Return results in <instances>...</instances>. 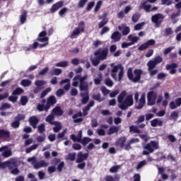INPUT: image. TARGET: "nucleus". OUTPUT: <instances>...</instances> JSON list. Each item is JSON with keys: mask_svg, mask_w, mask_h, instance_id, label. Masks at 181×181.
I'll return each mask as SVG.
<instances>
[{"mask_svg": "<svg viewBox=\"0 0 181 181\" xmlns=\"http://www.w3.org/2000/svg\"><path fill=\"white\" fill-rule=\"evenodd\" d=\"M126 90L122 91L117 96L118 107L122 110H127L134 103L133 95H127ZM127 96V97H126Z\"/></svg>", "mask_w": 181, "mask_h": 181, "instance_id": "1", "label": "nucleus"}, {"mask_svg": "<svg viewBox=\"0 0 181 181\" xmlns=\"http://www.w3.org/2000/svg\"><path fill=\"white\" fill-rule=\"evenodd\" d=\"M52 89L50 88H46L45 90H43L40 94V98H44L46 97V95L48 94L49 92H50Z\"/></svg>", "mask_w": 181, "mask_h": 181, "instance_id": "47", "label": "nucleus"}, {"mask_svg": "<svg viewBox=\"0 0 181 181\" xmlns=\"http://www.w3.org/2000/svg\"><path fill=\"white\" fill-rule=\"evenodd\" d=\"M163 61V59L162 57L158 56L156 58L153 59V60H150L147 63V66H148V71L149 72L150 76H154L158 74V69H154L156 68V65L160 64Z\"/></svg>", "mask_w": 181, "mask_h": 181, "instance_id": "2", "label": "nucleus"}, {"mask_svg": "<svg viewBox=\"0 0 181 181\" xmlns=\"http://www.w3.org/2000/svg\"><path fill=\"white\" fill-rule=\"evenodd\" d=\"M101 92L103 93V95H107L110 93V90H108L105 86H102L100 88Z\"/></svg>", "mask_w": 181, "mask_h": 181, "instance_id": "60", "label": "nucleus"}, {"mask_svg": "<svg viewBox=\"0 0 181 181\" xmlns=\"http://www.w3.org/2000/svg\"><path fill=\"white\" fill-rule=\"evenodd\" d=\"M54 115L52 113V114H50V115H49L47 117H46V119H45V120H46V122H47L49 124H52V125H53V124H54L56 122H53V120L54 119Z\"/></svg>", "mask_w": 181, "mask_h": 181, "instance_id": "30", "label": "nucleus"}, {"mask_svg": "<svg viewBox=\"0 0 181 181\" xmlns=\"http://www.w3.org/2000/svg\"><path fill=\"white\" fill-rule=\"evenodd\" d=\"M24 92V90L21 88H16L13 92L12 95H18Z\"/></svg>", "mask_w": 181, "mask_h": 181, "instance_id": "37", "label": "nucleus"}, {"mask_svg": "<svg viewBox=\"0 0 181 181\" xmlns=\"http://www.w3.org/2000/svg\"><path fill=\"white\" fill-rule=\"evenodd\" d=\"M52 113L54 115L62 116L64 114V111L61 107L57 106L52 110Z\"/></svg>", "mask_w": 181, "mask_h": 181, "instance_id": "23", "label": "nucleus"}, {"mask_svg": "<svg viewBox=\"0 0 181 181\" xmlns=\"http://www.w3.org/2000/svg\"><path fill=\"white\" fill-rule=\"evenodd\" d=\"M142 147L144 149L142 151V154L144 156H148L153 153L155 150L159 149V142L156 141H151L149 143L142 145Z\"/></svg>", "mask_w": 181, "mask_h": 181, "instance_id": "3", "label": "nucleus"}, {"mask_svg": "<svg viewBox=\"0 0 181 181\" xmlns=\"http://www.w3.org/2000/svg\"><path fill=\"white\" fill-rule=\"evenodd\" d=\"M122 34L118 32V31H115V33H113L111 35V39L115 42H119L122 39Z\"/></svg>", "mask_w": 181, "mask_h": 181, "instance_id": "20", "label": "nucleus"}, {"mask_svg": "<svg viewBox=\"0 0 181 181\" xmlns=\"http://www.w3.org/2000/svg\"><path fill=\"white\" fill-rule=\"evenodd\" d=\"M143 70L141 69H135L133 73V69L129 68L127 71V77L130 81H132L134 83H138L141 79L143 74ZM134 74L135 77H134Z\"/></svg>", "mask_w": 181, "mask_h": 181, "instance_id": "4", "label": "nucleus"}, {"mask_svg": "<svg viewBox=\"0 0 181 181\" xmlns=\"http://www.w3.org/2000/svg\"><path fill=\"white\" fill-rule=\"evenodd\" d=\"M164 19L165 16H163V14L162 13H156L151 16V21L156 24L157 28L160 26V24H162Z\"/></svg>", "mask_w": 181, "mask_h": 181, "instance_id": "7", "label": "nucleus"}, {"mask_svg": "<svg viewBox=\"0 0 181 181\" xmlns=\"http://www.w3.org/2000/svg\"><path fill=\"white\" fill-rule=\"evenodd\" d=\"M28 103V98L27 96H21V103L22 105H25Z\"/></svg>", "mask_w": 181, "mask_h": 181, "instance_id": "55", "label": "nucleus"}, {"mask_svg": "<svg viewBox=\"0 0 181 181\" xmlns=\"http://www.w3.org/2000/svg\"><path fill=\"white\" fill-rule=\"evenodd\" d=\"M47 33L46 31H42L39 33L38 37L37 38V41L40 42H45L49 41V37H47Z\"/></svg>", "mask_w": 181, "mask_h": 181, "instance_id": "12", "label": "nucleus"}, {"mask_svg": "<svg viewBox=\"0 0 181 181\" xmlns=\"http://www.w3.org/2000/svg\"><path fill=\"white\" fill-rule=\"evenodd\" d=\"M140 17H141V15L139 13L133 14V16L132 17V22H134V23H138L140 19Z\"/></svg>", "mask_w": 181, "mask_h": 181, "instance_id": "40", "label": "nucleus"}, {"mask_svg": "<svg viewBox=\"0 0 181 181\" xmlns=\"http://www.w3.org/2000/svg\"><path fill=\"white\" fill-rule=\"evenodd\" d=\"M10 164L8 160L4 161V162H0V168L1 169H6L8 168V165Z\"/></svg>", "mask_w": 181, "mask_h": 181, "instance_id": "52", "label": "nucleus"}, {"mask_svg": "<svg viewBox=\"0 0 181 181\" xmlns=\"http://www.w3.org/2000/svg\"><path fill=\"white\" fill-rule=\"evenodd\" d=\"M47 82L45 81H42V80H37L35 82V85L37 87L41 88L42 86L45 85Z\"/></svg>", "mask_w": 181, "mask_h": 181, "instance_id": "43", "label": "nucleus"}, {"mask_svg": "<svg viewBox=\"0 0 181 181\" xmlns=\"http://www.w3.org/2000/svg\"><path fill=\"white\" fill-rule=\"evenodd\" d=\"M25 117H26V116H25V115H24V114H18L17 116L15 117L14 119H15L16 120H17L18 122H21V121L25 119Z\"/></svg>", "mask_w": 181, "mask_h": 181, "instance_id": "44", "label": "nucleus"}, {"mask_svg": "<svg viewBox=\"0 0 181 181\" xmlns=\"http://www.w3.org/2000/svg\"><path fill=\"white\" fill-rule=\"evenodd\" d=\"M47 104L46 105H45V104H38L37 105V110L39 112L45 111L46 112H47L49 110V107H47Z\"/></svg>", "mask_w": 181, "mask_h": 181, "instance_id": "25", "label": "nucleus"}, {"mask_svg": "<svg viewBox=\"0 0 181 181\" xmlns=\"http://www.w3.org/2000/svg\"><path fill=\"white\" fill-rule=\"evenodd\" d=\"M105 83L106 86L112 87L114 86V82L109 78L105 80Z\"/></svg>", "mask_w": 181, "mask_h": 181, "instance_id": "58", "label": "nucleus"}, {"mask_svg": "<svg viewBox=\"0 0 181 181\" xmlns=\"http://www.w3.org/2000/svg\"><path fill=\"white\" fill-rule=\"evenodd\" d=\"M88 76L86 74L83 77L80 75H76L74 76L73 78V81H79L80 84H79V90L80 91H83V90H88L89 89V83L88 82H86L88 79Z\"/></svg>", "mask_w": 181, "mask_h": 181, "instance_id": "5", "label": "nucleus"}, {"mask_svg": "<svg viewBox=\"0 0 181 181\" xmlns=\"http://www.w3.org/2000/svg\"><path fill=\"white\" fill-rule=\"evenodd\" d=\"M89 157V153H83L82 151L78 153L77 159L76 160V163H82L84 160H87Z\"/></svg>", "mask_w": 181, "mask_h": 181, "instance_id": "10", "label": "nucleus"}, {"mask_svg": "<svg viewBox=\"0 0 181 181\" xmlns=\"http://www.w3.org/2000/svg\"><path fill=\"white\" fill-rule=\"evenodd\" d=\"M92 98L93 100L98 101L99 103H101L104 100V99H102L100 93H98L97 95H93Z\"/></svg>", "mask_w": 181, "mask_h": 181, "instance_id": "46", "label": "nucleus"}, {"mask_svg": "<svg viewBox=\"0 0 181 181\" xmlns=\"http://www.w3.org/2000/svg\"><path fill=\"white\" fill-rule=\"evenodd\" d=\"M12 151H10V150H7V151H5L4 152L2 153V156L4 157V158H8V157H10L12 156Z\"/></svg>", "mask_w": 181, "mask_h": 181, "instance_id": "54", "label": "nucleus"}, {"mask_svg": "<svg viewBox=\"0 0 181 181\" xmlns=\"http://www.w3.org/2000/svg\"><path fill=\"white\" fill-rule=\"evenodd\" d=\"M144 121H145V116L141 115L139 117L138 119L136 121H135V124H139L140 123H142Z\"/></svg>", "mask_w": 181, "mask_h": 181, "instance_id": "59", "label": "nucleus"}, {"mask_svg": "<svg viewBox=\"0 0 181 181\" xmlns=\"http://www.w3.org/2000/svg\"><path fill=\"white\" fill-rule=\"evenodd\" d=\"M62 74V70L61 69H54L53 70L50 71L51 75L59 76Z\"/></svg>", "mask_w": 181, "mask_h": 181, "instance_id": "36", "label": "nucleus"}, {"mask_svg": "<svg viewBox=\"0 0 181 181\" xmlns=\"http://www.w3.org/2000/svg\"><path fill=\"white\" fill-rule=\"evenodd\" d=\"M39 145L38 144H33L30 147L27 148L25 149V153H30L31 151H33V150H35L38 148Z\"/></svg>", "mask_w": 181, "mask_h": 181, "instance_id": "39", "label": "nucleus"}, {"mask_svg": "<svg viewBox=\"0 0 181 181\" xmlns=\"http://www.w3.org/2000/svg\"><path fill=\"white\" fill-rule=\"evenodd\" d=\"M8 162H9V164L8 165L9 170H12V169L18 166V162L16 159L11 158L10 160H8Z\"/></svg>", "mask_w": 181, "mask_h": 181, "instance_id": "21", "label": "nucleus"}, {"mask_svg": "<svg viewBox=\"0 0 181 181\" xmlns=\"http://www.w3.org/2000/svg\"><path fill=\"white\" fill-rule=\"evenodd\" d=\"M48 165H49V163L46 162L44 160H42L39 161L38 163H36L35 164H34V168L39 169L40 168L47 167Z\"/></svg>", "mask_w": 181, "mask_h": 181, "instance_id": "22", "label": "nucleus"}, {"mask_svg": "<svg viewBox=\"0 0 181 181\" xmlns=\"http://www.w3.org/2000/svg\"><path fill=\"white\" fill-rule=\"evenodd\" d=\"M76 153H69L66 156V160L74 161L76 160Z\"/></svg>", "mask_w": 181, "mask_h": 181, "instance_id": "38", "label": "nucleus"}, {"mask_svg": "<svg viewBox=\"0 0 181 181\" xmlns=\"http://www.w3.org/2000/svg\"><path fill=\"white\" fill-rule=\"evenodd\" d=\"M18 97L16 96V95H11L8 98V100L10 101V102H12V103H16L18 101Z\"/></svg>", "mask_w": 181, "mask_h": 181, "instance_id": "61", "label": "nucleus"}, {"mask_svg": "<svg viewBox=\"0 0 181 181\" xmlns=\"http://www.w3.org/2000/svg\"><path fill=\"white\" fill-rule=\"evenodd\" d=\"M180 13H181V11L179 10L177 13H172L170 18L173 21H175V19H176L177 17L180 16Z\"/></svg>", "mask_w": 181, "mask_h": 181, "instance_id": "62", "label": "nucleus"}, {"mask_svg": "<svg viewBox=\"0 0 181 181\" xmlns=\"http://www.w3.org/2000/svg\"><path fill=\"white\" fill-rule=\"evenodd\" d=\"M145 25V23H138L134 26V30H140L143 28L144 25Z\"/></svg>", "mask_w": 181, "mask_h": 181, "instance_id": "63", "label": "nucleus"}, {"mask_svg": "<svg viewBox=\"0 0 181 181\" xmlns=\"http://www.w3.org/2000/svg\"><path fill=\"white\" fill-rule=\"evenodd\" d=\"M20 125H21V122L16 119L12 123H11V127H12L14 129L18 128Z\"/></svg>", "mask_w": 181, "mask_h": 181, "instance_id": "51", "label": "nucleus"}, {"mask_svg": "<svg viewBox=\"0 0 181 181\" xmlns=\"http://www.w3.org/2000/svg\"><path fill=\"white\" fill-rule=\"evenodd\" d=\"M92 139L88 137H83L82 140L79 143H81L83 146H86L87 144L90 142Z\"/></svg>", "mask_w": 181, "mask_h": 181, "instance_id": "45", "label": "nucleus"}, {"mask_svg": "<svg viewBox=\"0 0 181 181\" xmlns=\"http://www.w3.org/2000/svg\"><path fill=\"white\" fill-rule=\"evenodd\" d=\"M65 83L66 84L64 86V90L66 91H69L71 88L70 79L69 78L63 79L59 82L60 86H62L63 84H65Z\"/></svg>", "mask_w": 181, "mask_h": 181, "instance_id": "19", "label": "nucleus"}, {"mask_svg": "<svg viewBox=\"0 0 181 181\" xmlns=\"http://www.w3.org/2000/svg\"><path fill=\"white\" fill-rule=\"evenodd\" d=\"M64 166H65V163H64V161L60 162V163H59L57 168L58 172H59V173L63 172V168H64Z\"/></svg>", "mask_w": 181, "mask_h": 181, "instance_id": "48", "label": "nucleus"}, {"mask_svg": "<svg viewBox=\"0 0 181 181\" xmlns=\"http://www.w3.org/2000/svg\"><path fill=\"white\" fill-rule=\"evenodd\" d=\"M37 130L40 134H42L45 131V124H41L37 127Z\"/></svg>", "mask_w": 181, "mask_h": 181, "instance_id": "56", "label": "nucleus"}, {"mask_svg": "<svg viewBox=\"0 0 181 181\" xmlns=\"http://www.w3.org/2000/svg\"><path fill=\"white\" fill-rule=\"evenodd\" d=\"M119 168V165H114L111 168H110V173H116V172H118Z\"/></svg>", "mask_w": 181, "mask_h": 181, "instance_id": "53", "label": "nucleus"}, {"mask_svg": "<svg viewBox=\"0 0 181 181\" xmlns=\"http://www.w3.org/2000/svg\"><path fill=\"white\" fill-rule=\"evenodd\" d=\"M181 105V98L175 99V101H172L169 104V107L171 110H175Z\"/></svg>", "mask_w": 181, "mask_h": 181, "instance_id": "17", "label": "nucleus"}, {"mask_svg": "<svg viewBox=\"0 0 181 181\" xmlns=\"http://www.w3.org/2000/svg\"><path fill=\"white\" fill-rule=\"evenodd\" d=\"M151 125L153 127H156L157 126L162 127V125H163V122L158 119H154L152 121H151Z\"/></svg>", "mask_w": 181, "mask_h": 181, "instance_id": "27", "label": "nucleus"}, {"mask_svg": "<svg viewBox=\"0 0 181 181\" xmlns=\"http://www.w3.org/2000/svg\"><path fill=\"white\" fill-rule=\"evenodd\" d=\"M100 61H102L100 57L98 56L96 57L94 59H90V62L92 63V64L94 66H97L100 64Z\"/></svg>", "mask_w": 181, "mask_h": 181, "instance_id": "35", "label": "nucleus"}, {"mask_svg": "<svg viewBox=\"0 0 181 181\" xmlns=\"http://www.w3.org/2000/svg\"><path fill=\"white\" fill-rule=\"evenodd\" d=\"M178 117H179V115L176 111L173 112L170 115V119H174L175 121L177 120Z\"/></svg>", "mask_w": 181, "mask_h": 181, "instance_id": "57", "label": "nucleus"}, {"mask_svg": "<svg viewBox=\"0 0 181 181\" xmlns=\"http://www.w3.org/2000/svg\"><path fill=\"white\" fill-rule=\"evenodd\" d=\"M11 136V133L4 129H0V139H8Z\"/></svg>", "mask_w": 181, "mask_h": 181, "instance_id": "24", "label": "nucleus"}, {"mask_svg": "<svg viewBox=\"0 0 181 181\" xmlns=\"http://www.w3.org/2000/svg\"><path fill=\"white\" fill-rule=\"evenodd\" d=\"M85 32V28H76L73 30L70 37L72 39L77 38L78 36L81 34V33Z\"/></svg>", "mask_w": 181, "mask_h": 181, "instance_id": "18", "label": "nucleus"}, {"mask_svg": "<svg viewBox=\"0 0 181 181\" xmlns=\"http://www.w3.org/2000/svg\"><path fill=\"white\" fill-rule=\"evenodd\" d=\"M28 122L30 125H31L33 129H36L40 119L37 117V116H32L29 117Z\"/></svg>", "mask_w": 181, "mask_h": 181, "instance_id": "14", "label": "nucleus"}, {"mask_svg": "<svg viewBox=\"0 0 181 181\" xmlns=\"http://www.w3.org/2000/svg\"><path fill=\"white\" fill-rule=\"evenodd\" d=\"M109 22V19L107 18L106 17H104L103 20L99 23L98 24V28H103Z\"/></svg>", "mask_w": 181, "mask_h": 181, "instance_id": "33", "label": "nucleus"}, {"mask_svg": "<svg viewBox=\"0 0 181 181\" xmlns=\"http://www.w3.org/2000/svg\"><path fill=\"white\" fill-rule=\"evenodd\" d=\"M85 91V93H81V96H82V100H81V103L83 105H86L88 103V102L89 101L90 99V96H89V89H88L87 90H83Z\"/></svg>", "mask_w": 181, "mask_h": 181, "instance_id": "16", "label": "nucleus"}, {"mask_svg": "<svg viewBox=\"0 0 181 181\" xmlns=\"http://www.w3.org/2000/svg\"><path fill=\"white\" fill-rule=\"evenodd\" d=\"M156 43V42L155 41V40H149L146 42L141 45L139 47L138 49L140 51L145 50V49H148V47H150L151 46L155 45Z\"/></svg>", "mask_w": 181, "mask_h": 181, "instance_id": "9", "label": "nucleus"}, {"mask_svg": "<svg viewBox=\"0 0 181 181\" xmlns=\"http://www.w3.org/2000/svg\"><path fill=\"white\" fill-rule=\"evenodd\" d=\"M63 6H64V1H58L52 6L50 8V12L52 13H54Z\"/></svg>", "mask_w": 181, "mask_h": 181, "instance_id": "13", "label": "nucleus"}, {"mask_svg": "<svg viewBox=\"0 0 181 181\" xmlns=\"http://www.w3.org/2000/svg\"><path fill=\"white\" fill-rule=\"evenodd\" d=\"M57 103V99L54 95H50L47 99V108L50 109L51 106L55 105Z\"/></svg>", "mask_w": 181, "mask_h": 181, "instance_id": "11", "label": "nucleus"}, {"mask_svg": "<svg viewBox=\"0 0 181 181\" xmlns=\"http://www.w3.org/2000/svg\"><path fill=\"white\" fill-rule=\"evenodd\" d=\"M109 50L107 48H104L103 50L100 48L94 52V55L98 57L102 61L105 60L107 58Z\"/></svg>", "mask_w": 181, "mask_h": 181, "instance_id": "6", "label": "nucleus"}, {"mask_svg": "<svg viewBox=\"0 0 181 181\" xmlns=\"http://www.w3.org/2000/svg\"><path fill=\"white\" fill-rule=\"evenodd\" d=\"M102 81H103V75L99 74L98 75V78H95L94 79V83L95 85H100Z\"/></svg>", "mask_w": 181, "mask_h": 181, "instance_id": "50", "label": "nucleus"}, {"mask_svg": "<svg viewBox=\"0 0 181 181\" xmlns=\"http://www.w3.org/2000/svg\"><path fill=\"white\" fill-rule=\"evenodd\" d=\"M56 66L57 67H66L69 66V62L67 61H63L61 62H58L55 64Z\"/></svg>", "mask_w": 181, "mask_h": 181, "instance_id": "41", "label": "nucleus"}, {"mask_svg": "<svg viewBox=\"0 0 181 181\" xmlns=\"http://www.w3.org/2000/svg\"><path fill=\"white\" fill-rule=\"evenodd\" d=\"M158 94L154 91H149L147 93V105L152 106L156 103Z\"/></svg>", "mask_w": 181, "mask_h": 181, "instance_id": "8", "label": "nucleus"}, {"mask_svg": "<svg viewBox=\"0 0 181 181\" xmlns=\"http://www.w3.org/2000/svg\"><path fill=\"white\" fill-rule=\"evenodd\" d=\"M129 132H133L135 134H141V130H140L139 129L138 126H135V125H131L129 127Z\"/></svg>", "mask_w": 181, "mask_h": 181, "instance_id": "29", "label": "nucleus"}, {"mask_svg": "<svg viewBox=\"0 0 181 181\" xmlns=\"http://www.w3.org/2000/svg\"><path fill=\"white\" fill-rule=\"evenodd\" d=\"M126 141H127V137L122 136V137H120L119 139H118L117 144L120 147L123 148L125 145Z\"/></svg>", "mask_w": 181, "mask_h": 181, "instance_id": "32", "label": "nucleus"}, {"mask_svg": "<svg viewBox=\"0 0 181 181\" xmlns=\"http://www.w3.org/2000/svg\"><path fill=\"white\" fill-rule=\"evenodd\" d=\"M11 107V105L8 103H4L0 106V111L4 110L6 109H10Z\"/></svg>", "mask_w": 181, "mask_h": 181, "instance_id": "42", "label": "nucleus"}, {"mask_svg": "<svg viewBox=\"0 0 181 181\" xmlns=\"http://www.w3.org/2000/svg\"><path fill=\"white\" fill-rule=\"evenodd\" d=\"M49 70V67H45L43 69H42L38 74L40 76H44L45 75Z\"/></svg>", "mask_w": 181, "mask_h": 181, "instance_id": "64", "label": "nucleus"}, {"mask_svg": "<svg viewBox=\"0 0 181 181\" xmlns=\"http://www.w3.org/2000/svg\"><path fill=\"white\" fill-rule=\"evenodd\" d=\"M177 64H176V63H173V64H167L166 66H165V69H167V70H170V71H169V73L170 74H176V72H177V70H176V69L177 68Z\"/></svg>", "mask_w": 181, "mask_h": 181, "instance_id": "15", "label": "nucleus"}, {"mask_svg": "<svg viewBox=\"0 0 181 181\" xmlns=\"http://www.w3.org/2000/svg\"><path fill=\"white\" fill-rule=\"evenodd\" d=\"M119 131V127L117 126H112L109 128V131L107 132L108 135L113 134L115 133H118Z\"/></svg>", "mask_w": 181, "mask_h": 181, "instance_id": "28", "label": "nucleus"}, {"mask_svg": "<svg viewBox=\"0 0 181 181\" xmlns=\"http://www.w3.org/2000/svg\"><path fill=\"white\" fill-rule=\"evenodd\" d=\"M27 16H28V11H24L20 16V23L21 25H23L26 23Z\"/></svg>", "mask_w": 181, "mask_h": 181, "instance_id": "26", "label": "nucleus"}, {"mask_svg": "<svg viewBox=\"0 0 181 181\" xmlns=\"http://www.w3.org/2000/svg\"><path fill=\"white\" fill-rule=\"evenodd\" d=\"M141 6L145 10L146 13H150L151 11V5H147V2H144Z\"/></svg>", "mask_w": 181, "mask_h": 181, "instance_id": "31", "label": "nucleus"}, {"mask_svg": "<svg viewBox=\"0 0 181 181\" xmlns=\"http://www.w3.org/2000/svg\"><path fill=\"white\" fill-rule=\"evenodd\" d=\"M21 85L23 87H28L32 85V81L28 79H23L21 81Z\"/></svg>", "mask_w": 181, "mask_h": 181, "instance_id": "34", "label": "nucleus"}, {"mask_svg": "<svg viewBox=\"0 0 181 181\" xmlns=\"http://www.w3.org/2000/svg\"><path fill=\"white\" fill-rule=\"evenodd\" d=\"M10 173L11 175H14L15 176H17V175H19L21 173V171L17 166V167H15L13 169H12Z\"/></svg>", "mask_w": 181, "mask_h": 181, "instance_id": "49", "label": "nucleus"}]
</instances>
